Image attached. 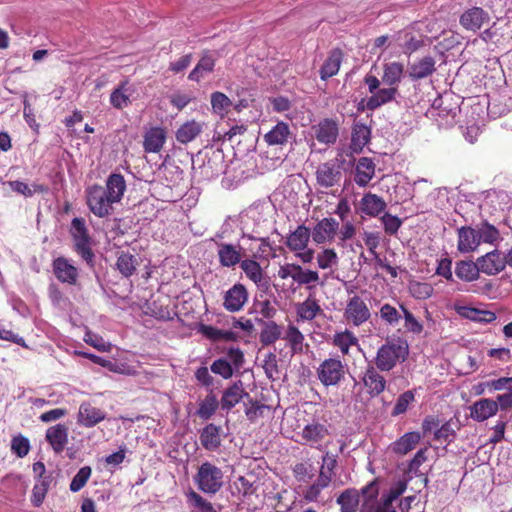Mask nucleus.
<instances>
[{"label": "nucleus", "mask_w": 512, "mask_h": 512, "mask_svg": "<svg viewBox=\"0 0 512 512\" xmlns=\"http://www.w3.org/2000/svg\"><path fill=\"white\" fill-rule=\"evenodd\" d=\"M398 93L397 87L389 86L388 88H379L376 90L363 105L364 100L358 106V110H370L374 111L379 107L392 102Z\"/></svg>", "instance_id": "ddd939ff"}, {"label": "nucleus", "mask_w": 512, "mask_h": 512, "mask_svg": "<svg viewBox=\"0 0 512 512\" xmlns=\"http://www.w3.org/2000/svg\"><path fill=\"white\" fill-rule=\"evenodd\" d=\"M215 64V58L209 52H205L194 69L189 73L188 79L190 81L200 82L205 74L212 73L214 71Z\"/></svg>", "instance_id": "4c0bfd02"}, {"label": "nucleus", "mask_w": 512, "mask_h": 512, "mask_svg": "<svg viewBox=\"0 0 512 512\" xmlns=\"http://www.w3.org/2000/svg\"><path fill=\"white\" fill-rule=\"evenodd\" d=\"M466 316L473 321L484 323H491L497 318L496 314L492 311L479 310L476 308H469Z\"/></svg>", "instance_id": "338daca9"}, {"label": "nucleus", "mask_w": 512, "mask_h": 512, "mask_svg": "<svg viewBox=\"0 0 512 512\" xmlns=\"http://www.w3.org/2000/svg\"><path fill=\"white\" fill-rule=\"evenodd\" d=\"M359 492L360 497L362 496L359 512H380L378 508L379 486L377 479L362 487Z\"/></svg>", "instance_id": "6ab92c4d"}, {"label": "nucleus", "mask_w": 512, "mask_h": 512, "mask_svg": "<svg viewBox=\"0 0 512 512\" xmlns=\"http://www.w3.org/2000/svg\"><path fill=\"white\" fill-rule=\"evenodd\" d=\"M362 383L367 394L374 398L379 396L386 388V379L380 374L376 366L369 365L362 376Z\"/></svg>", "instance_id": "1a4fd4ad"}, {"label": "nucleus", "mask_w": 512, "mask_h": 512, "mask_svg": "<svg viewBox=\"0 0 512 512\" xmlns=\"http://www.w3.org/2000/svg\"><path fill=\"white\" fill-rule=\"evenodd\" d=\"M222 470L210 462H204L195 475L198 489L206 494L217 493L223 485Z\"/></svg>", "instance_id": "7ed1b4c3"}, {"label": "nucleus", "mask_w": 512, "mask_h": 512, "mask_svg": "<svg viewBox=\"0 0 512 512\" xmlns=\"http://www.w3.org/2000/svg\"><path fill=\"white\" fill-rule=\"evenodd\" d=\"M125 190L123 175L112 173L107 178L106 187L94 184L86 188V204L96 217L105 218L112 213L113 204L121 201Z\"/></svg>", "instance_id": "f257e3e1"}, {"label": "nucleus", "mask_w": 512, "mask_h": 512, "mask_svg": "<svg viewBox=\"0 0 512 512\" xmlns=\"http://www.w3.org/2000/svg\"><path fill=\"white\" fill-rule=\"evenodd\" d=\"M187 497L194 512H216L213 505L197 492L191 490Z\"/></svg>", "instance_id": "603ef678"}, {"label": "nucleus", "mask_w": 512, "mask_h": 512, "mask_svg": "<svg viewBox=\"0 0 512 512\" xmlns=\"http://www.w3.org/2000/svg\"><path fill=\"white\" fill-rule=\"evenodd\" d=\"M321 313L322 308L319 301L312 296H308L303 302L296 305L297 321H312Z\"/></svg>", "instance_id": "2f4dec72"}, {"label": "nucleus", "mask_w": 512, "mask_h": 512, "mask_svg": "<svg viewBox=\"0 0 512 512\" xmlns=\"http://www.w3.org/2000/svg\"><path fill=\"white\" fill-rule=\"evenodd\" d=\"M91 474L92 469L90 466L81 467L70 483V490L72 492L80 491L87 484Z\"/></svg>", "instance_id": "5fc2aeb1"}, {"label": "nucleus", "mask_w": 512, "mask_h": 512, "mask_svg": "<svg viewBox=\"0 0 512 512\" xmlns=\"http://www.w3.org/2000/svg\"><path fill=\"white\" fill-rule=\"evenodd\" d=\"M479 241L485 243H494L500 237V233L496 227L484 222L478 230Z\"/></svg>", "instance_id": "680f3d73"}, {"label": "nucleus", "mask_w": 512, "mask_h": 512, "mask_svg": "<svg viewBox=\"0 0 512 512\" xmlns=\"http://www.w3.org/2000/svg\"><path fill=\"white\" fill-rule=\"evenodd\" d=\"M138 264L139 262L135 255L125 251L119 252L116 267L122 276L127 278L132 276Z\"/></svg>", "instance_id": "ea45409f"}, {"label": "nucleus", "mask_w": 512, "mask_h": 512, "mask_svg": "<svg viewBox=\"0 0 512 512\" xmlns=\"http://www.w3.org/2000/svg\"><path fill=\"white\" fill-rule=\"evenodd\" d=\"M343 317L349 325L359 327L371 318V311L366 301L355 294L347 300Z\"/></svg>", "instance_id": "423d86ee"}, {"label": "nucleus", "mask_w": 512, "mask_h": 512, "mask_svg": "<svg viewBox=\"0 0 512 512\" xmlns=\"http://www.w3.org/2000/svg\"><path fill=\"white\" fill-rule=\"evenodd\" d=\"M267 378L275 380L279 376V367L277 356L273 352H269L264 356L263 365Z\"/></svg>", "instance_id": "4d7b16f0"}, {"label": "nucleus", "mask_w": 512, "mask_h": 512, "mask_svg": "<svg viewBox=\"0 0 512 512\" xmlns=\"http://www.w3.org/2000/svg\"><path fill=\"white\" fill-rule=\"evenodd\" d=\"M133 92L134 88L128 79L121 81L110 94V104L119 110L128 107L131 104L130 97Z\"/></svg>", "instance_id": "393cba45"}, {"label": "nucleus", "mask_w": 512, "mask_h": 512, "mask_svg": "<svg viewBox=\"0 0 512 512\" xmlns=\"http://www.w3.org/2000/svg\"><path fill=\"white\" fill-rule=\"evenodd\" d=\"M329 436L328 427L318 421H313L305 425L300 432V437L303 444H307L320 451H324L328 442L325 439Z\"/></svg>", "instance_id": "0eeeda50"}, {"label": "nucleus", "mask_w": 512, "mask_h": 512, "mask_svg": "<svg viewBox=\"0 0 512 512\" xmlns=\"http://www.w3.org/2000/svg\"><path fill=\"white\" fill-rule=\"evenodd\" d=\"M284 339L288 342L292 354H299L303 352V333L294 325L287 327Z\"/></svg>", "instance_id": "49530a36"}, {"label": "nucleus", "mask_w": 512, "mask_h": 512, "mask_svg": "<svg viewBox=\"0 0 512 512\" xmlns=\"http://www.w3.org/2000/svg\"><path fill=\"white\" fill-rule=\"evenodd\" d=\"M30 442L28 438L19 434L11 440V451L19 458H24L30 451Z\"/></svg>", "instance_id": "6e6d98bb"}, {"label": "nucleus", "mask_w": 512, "mask_h": 512, "mask_svg": "<svg viewBox=\"0 0 512 512\" xmlns=\"http://www.w3.org/2000/svg\"><path fill=\"white\" fill-rule=\"evenodd\" d=\"M248 301V291L241 283L234 284L225 292L223 307L231 313L239 312Z\"/></svg>", "instance_id": "6e6552de"}, {"label": "nucleus", "mask_w": 512, "mask_h": 512, "mask_svg": "<svg viewBox=\"0 0 512 512\" xmlns=\"http://www.w3.org/2000/svg\"><path fill=\"white\" fill-rule=\"evenodd\" d=\"M68 431V427L61 423L46 430L45 440L56 454L62 453L68 444Z\"/></svg>", "instance_id": "2eb2a0df"}, {"label": "nucleus", "mask_w": 512, "mask_h": 512, "mask_svg": "<svg viewBox=\"0 0 512 512\" xmlns=\"http://www.w3.org/2000/svg\"><path fill=\"white\" fill-rule=\"evenodd\" d=\"M220 402L218 401L216 395L213 392H210L206 395V397L199 403V407L197 409V416H199L203 420L210 419L219 407Z\"/></svg>", "instance_id": "a18cd8bd"}, {"label": "nucleus", "mask_w": 512, "mask_h": 512, "mask_svg": "<svg viewBox=\"0 0 512 512\" xmlns=\"http://www.w3.org/2000/svg\"><path fill=\"white\" fill-rule=\"evenodd\" d=\"M310 237L311 230L305 225H299L287 236L285 244L292 252L303 251L307 248Z\"/></svg>", "instance_id": "c756f323"}, {"label": "nucleus", "mask_w": 512, "mask_h": 512, "mask_svg": "<svg viewBox=\"0 0 512 512\" xmlns=\"http://www.w3.org/2000/svg\"><path fill=\"white\" fill-rule=\"evenodd\" d=\"M317 264L320 269H329L338 265L339 258L333 248H325L317 254Z\"/></svg>", "instance_id": "3c124183"}, {"label": "nucleus", "mask_w": 512, "mask_h": 512, "mask_svg": "<svg viewBox=\"0 0 512 512\" xmlns=\"http://www.w3.org/2000/svg\"><path fill=\"white\" fill-rule=\"evenodd\" d=\"M404 74V64L398 61L383 65L382 82L388 86L398 87Z\"/></svg>", "instance_id": "e433bc0d"}, {"label": "nucleus", "mask_w": 512, "mask_h": 512, "mask_svg": "<svg viewBox=\"0 0 512 512\" xmlns=\"http://www.w3.org/2000/svg\"><path fill=\"white\" fill-rule=\"evenodd\" d=\"M330 483L331 481L323 472L319 473L317 480L304 490L303 498L308 502H316L322 490L327 488Z\"/></svg>", "instance_id": "37998d69"}, {"label": "nucleus", "mask_w": 512, "mask_h": 512, "mask_svg": "<svg viewBox=\"0 0 512 512\" xmlns=\"http://www.w3.org/2000/svg\"><path fill=\"white\" fill-rule=\"evenodd\" d=\"M211 105L215 113L223 115L232 105L231 100L222 92L216 91L211 94Z\"/></svg>", "instance_id": "864d4df0"}, {"label": "nucleus", "mask_w": 512, "mask_h": 512, "mask_svg": "<svg viewBox=\"0 0 512 512\" xmlns=\"http://www.w3.org/2000/svg\"><path fill=\"white\" fill-rule=\"evenodd\" d=\"M380 220L384 226L385 232L389 235H395L402 225V221L399 217L389 213H385Z\"/></svg>", "instance_id": "774afa93"}, {"label": "nucleus", "mask_w": 512, "mask_h": 512, "mask_svg": "<svg viewBox=\"0 0 512 512\" xmlns=\"http://www.w3.org/2000/svg\"><path fill=\"white\" fill-rule=\"evenodd\" d=\"M457 249L461 253H469L477 249L480 244L478 231L470 226H462L457 231Z\"/></svg>", "instance_id": "bb28decb"}, {"label": "nucleus", "mask_w": 512, "mask_h": 512, "mask_svg": "<svg viewBox=\"0 0 512 512\" xmlns=\"http://www.w3.org/2000/svg\"><path fill=\"white\" fill-rule=\"evenodd\" d=\"M221 428L213 423L207 424L200 432V443L207 451H216L221 446Z\"/></svg>", "instance_id": "7c9ffc66"}, {"label": "nucleus", "mask_w": 512, "mask_h": 512, "mask_svg": "<svg viewBox=\"0 0 512 512\" xmlns=\"http://www.w3.org/2000/svg\"><path fill=\"white\" fill-rule=\"evenodd\" d=\"M167 132L162 127H152L144 135L143 148L147 153H158L162 150Z\"/></svg>", "instance_id": "a878e982"}, {"label": "nucleus", "mask_w": 512, "mask_h": 512, "mask_svg": "<svg viewBox=\"0 0 512 512\" xmlns=\"http://www.w3.org/2000/svg\"><path fill=\"white\" fill-rule=\"evenodd\" d=\"M105 417L106 413L103 410L93 406L90 402H83L78 410L77 423L86 428H92L102 422Z\"/></svg>", "instance_id": "4468645a"}, {"label": "nucleus", "mask_w": 512, "mask_h": 512, "mask_svg": "<svg viewBox=\"0 0 512 512\" xmlns=\"http://www.w3.org/2000/svg\"><path fill=\"white\" fill-rule=\"evenodd\" d=\"M343 60V52L339 48L332 49L320 69V78L327 80L336 75Z\"/></svg>", "instance_id": "72a5a7b5"}, {"label": "nucleus", "mask_w": 512, "mask_h": 512, "mask_svg": "<svg viewBox=\"0 0 512 512\" xmlns=\"http://www.w3.org/2000/svg\"><path fill=\"white\" fill-rule=\"evenodd\" d=\"M332 344L337 347L340 352L345 356L349 354V349L351 346L358 345V339L348 329H345L342 332H337L332 339Z\"/></svg>", "instance_id": "79ce46f5"}, {"label": "nucleus", "mask_w": 512, "mask_h": 512, "mask_svg": "<svg viewBox=\"0 0 512 512\" xmlns=\"http://www.w3.org/2000/svg\"><path fill=\"white\" fill-rule=\"evenodd\" d=\"M411 295L418 300H425L433 294V287L428 283L413 282L409 286Z\"/></svg>", "instance_id": "052dcab7"}, {"label": "nucleus", "mask_w": 512, "mask_h": 512, "mask_svg": "<svg viewBox=\"0 0 512 512\" xmlns=\"http://www.w3.org/2000/svg\"><path fill=\"white\" fill-rule=\"evenodd\" d=\"M203 131V123L189 120L183 123L176 131V140L181 144H188L195 140Z\"/></svg>", "instance_id": "f704fd0d"}, {"label": "nucleus", "mask_w": 512, "mask_h": 512, "mask_svg": "<svg viewBox=\"0 0 512 512\" xmlns=\"http://www.w3.org/2000/svg\"><path fill=\"white\" fill-rule=\"evenodd\" d=\"M404 318V329L406 332L419 335L423 331L422 323L413 315V313L403 304L399 305Z\"/></svg>", "instance_id": "8fccbe9b"}, {"label": "nucleus", "mask_w": 512, "mask_h": 512, "mask_svg": "<svg viewBox=\"0 0 512 512\" xmlns=\"http://www.w3.org/2000/svg\"><path fill=\"white\" fill-rule=\"evenodd\" d=\"M294 282H296L299 286L318 283L319 273L314 270L303 269L299 265Z\"/></svg>", "instance_id": "13d9d810"}, {"label": "nucleus", "mask_w": 512, "mask_h": 512, "mask_svg": "<svg viewBox=\"0 0 512 512\" xmlns=\"http://www.w3.org/2000/svg\"><path fill=\"white\" fill-rule=\"evenodd\" d=\"M248 399V403L245 404V415L249 421L254 422L258 418L263 417L264 410L267 409L268 406L259 403L250 397Z\"/></svg>", "instance_id": "bf43d9fd"}, {"label": "nucleus", "mask_w": 512, "mask_h": 512, "mask_svg": "<svg viewBox=\"0 0 512 512\" xmlns=\"http://www.w3.org/2000/svg\"><path fill=\"white\" fill-rule=\"evenodd\" d=\"M379 316L386 325L394 327L402 318V312L401 309L398 310L395 306L385 303L380 307Z\"/></svg>", "instance_id": "09e8293b"}, {"label": "nucleus", "mask_w": 512, "mask_h": 512, "mask_svg": "<svg viewBox=\"0 0 512 512\" xmlns=\"http://www.w3.org/2000/svg\"><path fill=\"white\" fill-rule=\"evenodd\" d=\"M291 136L292 132L289 125L280 121L264 135L263 139L269 146H284Z\"/></svg>", "instance_id": "c85d7f7f"}, {"label": "nucleus", "mask_w": 512, "mask_h": 512, "mask_svg": "<svg viewBox=\"0 0 512 512\" xmlns=\"http://www.w3.org/2000/svg\"><path fill=\"white\" fill-rule=\"evenodd\" d=\"M217 255L219 263L223 267H234L242 261L241 247L233 244L218 242Z\"/></svg>", "instance_id": "aec40b11"}, {"label": "nucleus", "mask_w": 512, "mask_h": 512, "mask_svg": "<svg viewBox=\"0 0 512 512\" xmlns=\"http://www.w3.org/2000/svg\"><path fill=\"white\" fill-rule=\"evenodd\" d=\"M414 401V393L410 390L402 393L396 400L395 406L392 410L393 416H398L407 411L408 406Z\"/></svg>", "instance_id": "0e129e2a"}, {"label": "nucleus", "mask_w": 512, "mask_h": 512, "mask_svg": "<svg viewBox=\"0 0 512 512\" xmlns=\"http://www.w3.org/2000/svg\"><path fill=\"white\" fill-rule=\"evenodd\" d=\"M257 322L263 325V329L259 335L260 343L263 346L272 345L278 339H280L282 334L281 326L278 325L275 321L265 322L262 319H257Z\"/></svg>", "instance_id": "58836bf2"}, {"label": "nucleus", "mask_w": 512, "mask_h": 512, "mask_svg": "<svg viewBox=\"0 0 512 512\" xmlns=\"http://www.w3.org/2000/svg\"><path fill=\"white\" fill-rule=\"evenodd\" d=\"M316 374L325 387L337 386L345 378L346 365L339 357H330L319 364Z\"/></svg>", "instance_id": "20e7f679"}, {"label": "nucleus", "mask_w": 512, "mask_h": 512, "mask_svg": "<svg viewBox=\"0 0 512 512\" xmlns=\"http://www.w3.org/2000/svg\"><path fill=\"white\" fill-rule=\"evenodd\" d=\"M245 397L249 398V394L244 390L242 382L238 381L223 391L220 400L221 408L230 411Z\"/></svg>", "instance_id": "b1692460"}, {"label": "nucleus", "mask_w": 512, "mask_h": 512, "mask_svg": "<svg viewBox=\"0 0 512 512\" xmlns=\"http://www.w3.org/2000/svg\"><path fill=\"white\" fill-rule=\"evenodd\" d=\"M312 130L316 140L325 145L335 144L339 136L338 123L331 118L321 120L317 125L312 127Z\"/></svg>", "instance_id": "9d476101"}, {"label": "nucleus", "mask_w": 512, "mask_h": 512, "mask_svg": "<svg viewBox=\"0 0 512 512\" xmlns=\"http://www.w3.org/2000/svg\"><path fill=\"white\" fill-rule=\"evenodd\" d=\"M489 15L482 8L473 7L466 10L460 17V24L470 31H477L489 21Z\"/></svg>", "instance_id": "412c9836"}, {"label": "nucleus", "mask_w": 512, "mask_h": 512, "mask_svg": "<svg viewBox=\"0 0 512 512\" xmlns=\"http://www.w3.org/2000/svg\"><path fill=\"white\" fill-rule=\"evenodd\" d=\"M339 229V222L332 218H323L318 221L311 231V236L316 244H324L332 241Z\"/></svg>", "instance_id": "9b49d317"}, {"label": "nucleus", "mask_w": 512, "mask_h": 512, "mask_svg": "<svg viewBox=\"0 0 512 512\" xmlns=\"http://www.w3.org/2000/svg\"><path fill=\"white\" fill-rule=\"evenodd\" d=\"M342 179L340 166L333 162H325L319 165L316 171L317 184L323 188L339 185Z\"/></svg>", "instance_id": "f8f14e48"}, {"label": "nucleus", "mask_w": 512, "mask_h": 512, "mask_svg": "<svg viewBox=\"0 0 512 512\" xmlns=\"http://www.w3.org/2000/svg\"><path fill=\"white\" fill-rule=\"evenodd\" d=\"M71 235L74 240L75 251L87 263H91L94 258L90 246V236L83 218L75 217L71 222Z\"/></svg>", "instance_id": "39448f33"}, {"label": "nucleus", "mask_w": 512, "mask_h": 512, "mask_svg": "<svg viewBox=\"0 0 512 512\" xmlns=\"http://www.w3.org/2000/svg\"><path fill=\"white\" fill-rule=\"evenodd\" d=\"M322 463L319 473L323 472L324 475H326V477H328L332 482V479L335 476L334 470L337 467V455L326 452L322 457Z\"/></svg>", "instance_id": "e2e57ef3"}, {"label": "nucleus", "mask_w": 512, "mask_h": 512, "mask_svg": "<svg viewBox=\"0 0 512 512\" xmlns=\"http://www.w3.org/2000/svg\"><path fill=\"white\" fill-rule=\"evenodd\" d=\"M211 371L224 379H229L233 375L232 364L223 358L217 359L212 363Z\"/></svg>", "instance_id": "69168bd1"}, {"label": "nucleus", "mask_w": 512, "mask_h": 512, "mask_svg": "<svg viewBox=\"0 0 512 512\" xmlns=\"http://www.w3.org/2000/svg\"><path fill=\"white\" fill-rule=\"evenodd\" d=\"M470 417L477 421L483 422L497 414V404L493 399L481 398L475 401L470 407Z\"/></svg>", "instance_id": "4be33fe9"}, {"label": "nucleus", "mask_w": 512, "mask_h": 512, "mask_svg": "<svg viewBox=\"0 0 512 512\" xmlns=\"http://www.w3.org/2000/svg\"><path fill=\"white\" fill-rule=\"evenodd\" d=\"M240 267L246 277L256 285H260L264 280V272L260 264L253 259H244L240 263Z\"/></svg>", "instance_id": "c03bdc74"}, {"label": "nucleus", "mask_w": 512, "mask_h": 512, "mask_svg": "<svg viewBox=\"0 0 512 512\" xmlns=\"http://www.w3.org/2000/svg\"><path fill=\"white\" fill-rule=\"evenodd\" d=\"M409 353L408 344L401 339H388L378 348L375 366L380 371H390L399 362L406 360Z\"/></svg>", "instance_id": "f03ea898"}, {"label": "nucleus", "mask_w": 512, "mask_h": 512, "mask_svg": "<svg viewBox=\"0 0 512 512\" xmlns=\"http://www.w3.org/2000/svg\"><path fill=\"white\" fill-rule=\"evenodd\" d=\"M481 272L487 275H495L505 268L504 255L494 250L477 259Z\"/></svg>", "instance_id": "5701e85b"}, {"label": "nucleus", "mask_w": 512, "mask_h": 512, "mask_svg": "<svg viewBox=\"0 0 512 512\" xmlns=\"http://www.w3.org/2000/svg\"><path fill=\"white\" fill-rule=\"evenodd\" d=\"M387 207L384 199L377 194L365 193L358 204V210L369 217H377L385 211Z\"/></svg>", "instance_id": "f3484780"}, {"label": "nucleus", "mask_w": 512, "mask_h": 512, "mask_svg": "<svg viewBox=\"0 0 512 512\" xmlns=\"http://www.w3.org/2000/svg\"><path fill=\"white\" fill-rule=\"evenodd\" d=\"M436 71V61L432 56H424L411 63L408 67V76L413 81H418L431 76Z\"/></svg>", "instance_id": "a211bd4d"}, {"label": "nucleus", "mask_w": 512, "mask_h": 512, "mask_svg": "<svg viewBox=\"0 0 512 512\" xmlns=\"http://www.w3.org/2000/svg\"><path fill=\"white\" fill-rule=\"evenodd\" d=\"M371 137L370 128L363 123L357 122L352 127L350 148L354 153L362 152L369 143Z\"/></svg>", "instance_id": "473e14b6"}, {"label": "nucleus", "mask_w": 512, "mask_h": 512, "mask_svg": "<svg viewBox=\"0 0 512 512\" xmlns=\"http://www.w3.org/2000/svg\"><path fill=\"white\" fill-rule=\"evenodd\" d=\"M55 277L62 283L75 285L78 279V269L69 263L65 257H58L52 263Z\"/></svg>", "instance_id": "dca6fc26"}, {"label": "nucleus", "mask_w": 512, "mask_h": 512, "mask_svg": "<svg viewBox=\"0 0 512 512\" xmlns=\"http://www.w3.org/2000/svg\"><path fill=\"white\" fill-rule=\"evenodd\" d=\"M420 439L419 432H407L394 443L393 450L397 454L406 455L416 447Z\"/></svg>", "instance_id": "a19ab883"}, {"label": "nucleus", "mask_w": 512, "mask_h": 512, "mask_svg": "<svg viewBox=\"0 0 512 512\" xmlns=\"http://www.w3.org/2000/svg\"><path fill=\"white\" fill-rule=\"evenodd\" d=\"M340 512H357L360 509V492L355 488H348L340 493L336 499Z\"/></svg>", "instance_id": "c9c22d12"}, {"label": "nucleus", "mask_w": 512, "mask_h": 512, "mask_svg": "<svg viewBox=\"0 0 512 512\" xmlns=\"http://www.w3.org/2000/svg\"><path fill=\"white\" fill-rule=\"evenodd\" d=\"M480 271L478 261L476 263L460 261L456 265L455 274L464 281H473Z\"/></svg>", "instance_id": "de8ad7c7"}, {"label": "nucleus", "mask_w": 512, "mask_h": 512, "mask_svg": "<svg viewBox=\"0 0 512 512\" xmlns=\"http://www.w3.org/2000/svg\"><path fill=\"white\" fill-rule=\"evenodd\" d=\"M375 167V163L371 158H359L355 167V183L359 187H366L375 175Z\"/></svg>", "instance_id": "cd10ccee"}]
</instances>
